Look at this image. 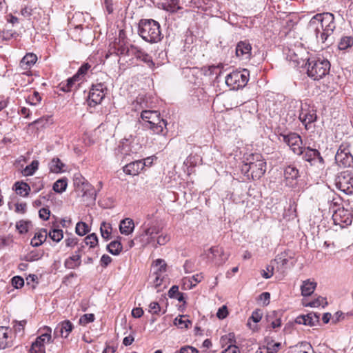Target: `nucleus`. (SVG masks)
Segmentation results:
<instances>
[{
	"instance_id": "nucleus-46",
	"label": "nucleus",
	"mask_w": 353,
	"mask_h": 353,
	"mask_svg": "<svg viewBox=\"0 0 353 353\" xmlns=\"http://www.w3.org/2000/svg\"><path fill=\"white\" fill-rule=\"evenodd\" d=\"M41 97L37 91H34L33 93L30 94L26 99V102L31 105H37L41 102Z\"/></svg>"
},
{
	"instance_id": "nucleus-47",
	"label": "nucleus",
	"mask_w": 353,
	"mask_h": 353,
	"mask_svg": "<svg viewBox=\"0 0 353 353\" xmlns=\"http://www.w3.org/2000/svg\"><path fill=\"white\" fill-rule=\"evenodd\" d=\"M39 162L37 161H33L30 165H27L23 170V174L25 176L32 175L34 172L38 169Z\"/></svg>"
},
{
	"instance_id": "nucleus-39",
	"label": "nucleus",
	"mask_w": 353,
	"mask_h": 353,
	"mask_svg": "<svg viewBox=\"0 0 353 353\" xmlns=\"http://www.w3.org/2000/svg\"><path fill=\"white\" fill-rule=\"evenodd\" d=\"M68 183L66 179H61L57 180L54 184H53V190L57 193H62L67 188Z\"/></svg>"
},
{
	"instance_id": "nucleus-22",
	"label": "nucleus",
	"mask_w": 353,
	"mask_h": 353,
	"mask_svg": "<svg viewBox=\"0 0 353 353\" xmlns=\"http://www.w3.org/2000/svg\"><path fill=\"white\" fill-rule=\"evenodd\" d=\"M134 229V223L132 219L126 218L120 222L119 230L121 234L129 235L133 232Z\"/></svg>"
},
{
	"instance_id": "nucleus-41",
	"label": "nucleus",
	"mask_w": 353,
	"mask_h": 353,
	"mask_svg": "<svg viewBox=\"0 0 353 353\" xmlns=\"http://www.w3.org/2000/svg\"><path fill=\"white\" fill-rule=\"evenodd\" d=\"M203 279V276L202 273L196 274L193 275L190 278H185L183 279L184 284L186 282L190 283V288L194 287L197 283H200Z\"/></svg>"
},
{
	"instance_id": "nucleus-45",
	"label": "nucleus",
	"mask_w": 353,
	"mask_h": 353,
	"mask_svg": "<svg viewBox=\"0 0 353 353\" xmlns=\"http://www.w3.org/2000/svg\"><path fill=\"white\" fill-rule=\"evenodd\" d=\"M80 81V80L77 78V77L74 74L72 77L69 78L67 80V83H61V89L64 92H70L73 87L75 82Z\"/></svg>"
},
{
	"instance_id": "nucleus-58",
	"label": "nucleus",
	"mask_w": 353,
	"mask_h": 353,
	"mask_svg": "<svg viewBox=\"0 0 353 353\" xmlns=\"http://www.w3.org/2000/svg\"><path fill=\"white\" fill-rule=\"evenodd\" d=\"M297 353H315L312 347L308 343H302Z\"/></svg>"
},
{
	"instance_id": "nucleus-54",
	"label": "nucleus",
	"mask_w": 353,
	"mask_h": 353,
	"mask_svg": "<svg viewBox=\"0 0 353 353\" xmlns=\"http://www.w3.org/2000/svg\"><path fill=\"white\" fill-rule=\"evenodd\" d=\"M17 229L21 234L26 233L28 231V222L26 221H19L16 225Z\"/></svg>"
},
{
	"instance_id": "nucleus-24",
	"label": "nucleus",
	"mask_w": 353,
	"mask_h": 353,
	"mask_svg": "<svg viewBox=\"0 0 353 353\" xmlns=\"http://www.w3.org/2000/svg\"><path fill=\"white\" fill-rule=\"evenodd\" d=\"M43 333L37 337L36 341H37L38 343L42 345V346H45L46 343H51L52 341V329L51 327L48 326H45L43 329Z\"/></svg>"
},
{
	"instance_id": "nucleus-4",
	"label": "nucleus",
	"mask_w": 353,
	"mask_h": 353,
	"mask_svg": "<svg viewBox=\"0 0 353 353\" xmlns=\"http://www.w3.org/2000/svg\"><path fill=\"white\" fill-rule=\"evenodd\" d=\"M141 118L144 121L143 126L149 129L154 134H163L167 133V121L161 118L158 111L145 110L141 113Z\"/></svg>"
},
{
	"instance_id": "nucleus-26",
	"label": "nucleus",
	"mask_w": 353,
	"mask_h": 353,
	"mask_svg": "<svg viewBox=\"0 0 353 353\" xmlns=\"http://www.w3.org/2000/svg\"><path fill=\"white\" fill-rule=\"evenodd\" d=\"M16 193L21 196L27 197L30 191V187L27 183L23 181H17L14 185Z\"/></svg>"
},
{
	"instance_id": "nucleus-9",
	"label": "nucleus",
	"mask_w": 353,
	"mask_h": 353,
	"mask_svg": "<svg viewBox=\"0 0 353 353\" xmlns=\"http://www.w3.org/2000/svg\"><path fill=\"white\" fill-rule=\"evenodd\" d=\"M335 185L347 194H353V174L348 172H341L335 179Z\"/></svg>"
},
{
	"instance_id": "nucleus-28",
	"label": "nucleus",
	"mask_w": 353,
	"mask_h": 353,
	"mask_svg": "<svg viewBox=\"0 0 353 353\" xmlns=\"http://www.w3.org/2000/svg\"><path fill=\"white\" fill-rule=\"evenodd\" d=\"M153 273L155 274L165 275L167 270V264L163 259H157L152 263Z\"/></svg>"
},
{
	"instance_id": "nucleus-34",
	"label": "nucleus",
	"mask_w": 353,
	"mask_h": 353,
	"mask_svg": "<svg viewBox=\"0 0 353 353\" xmlns=\"http://www.w3.org/2000/svg\"><path fill=\"white\" fill-rule=\"evenodd\" d=\"M123 249L119 241H113L107 245V250L113 255H118Z\"/></svg>"
},
{
	"instance_id": "nucleus-59",
	"label": "nucleus",
	"mask_w": 353,
	"mask_h": 353,
	"mask_svg": "<svg viewBox=\"0 0 353 353\" xmlns=\"http://www.w3.org/2000/svg\"><path fill=\"white\" fill-rule=\"evenodd\" d=\"M199 351L196 348L192 346H183L181 347V349L178 351H176L174 353H198Z\"/></svg>"
},
{
	"instance_id": "nucleus-64",
	"label": "nucleus",
	"mask_w": 353,
	"mask_h": 353,
	"mask_svg": "<svg viewBox=\"0 0 353 353\" xmlns=\"http://www.w3.org/2000/svg\"><path fill=\"white\" fill-rule=\"evenodd\" d=\"M280 345H281V343H275L272 345L268 344V345L266 347L267 353L276 352L279 350Z\"/></svg>"
},
{
	"instance_id": "nucleus-29",
	"label": "nucleus",
	"mask_w": 353,
	"mask_h": 353,
	"mask_svg": "<svg viewBox=\"0 0 353 353\" xmlns=\"http://www.w3.org/2000/svg\"><path fill=\"white\" fill-rule=\"evenodd\" d=\"M299 170L294 165H288L284 170V177L287 181H294L299 176Z\"/></svg>"
},
{
	"instance_id": "nucleus-33",
	"label": "nucleus",
	"mask_w": 353,
	"mask_h": 353,
	"mask_svg": "<svg viewBox=\"0 0 353 353\" xmlns=\"http://www.w3.org/2000/svg\"><path fill=\"white\" fill-rule=\"evenodd\" d=\"M150 283L152 285V286L157 289V292L161 291V289L159 288L163 284V282L165 279V275H160V274H152L150 276Z\"/></svg>"
},
{
	"instance_id": "nucleus-14",
	"label": "nucleus",
	"mask_w": 353,
	"mask_h": 353,
	"mask_svg": "<svg viewBox=\"0 0 353 353\" xmlns=\"http://www.w3.org/2000/svg\"><path fill=\"white\" fill-rule=\"evenodd\" d=\"M283 141L290 148L294 154L301 155L303 152L302 139L296 133L283 135Z\"/></svg>"
},
{
	"instance_id": "nucleus-32",
	"label": "nucleus",
	"mask_w": 353,
	"mask_h": 353,
	"mask_svg": "<svg viewBox=\"0 0 353 353\" xmlns=\"http://www.w3.org/2000/svg\"><path fill=\"white\" fill-rule=\"evenodd\" d=\"M170 240V236L168 233H159L156 236V239L152 247L157 248L159 245H164L168 243Z\"/></svg>"
},
{
	"instance_id": "nucleus-3",
	"label": "nucleus",
	"mask_w": 353,
	"mask_h": 353,
	"mask_svg": "<svg viewBox=\"0 0 353 353\" xmlns=\"http://www.w3.org/2000/svg\"><path fill=\"white\" fill-rule=\"evenodd\" d=\"M138 33L146 42L155 43L163 38L159 22L153 19H141L139 23Z\"/></svg>"
},
{
	"instance_id": "nucleus-51",
	"label": "nucleus",
	"mask_w": 353,
	"mask_h": 353,
	"mask_svg": "<svg viewBox=\"0 0 353 353\" xmlns=\"http://www.w3.org/2000/svg\"><path fill=\"white\" fill-rule=\"evenodd\" d=\"M90 68V65L88 63H84L79 68L75 75L80 81H82L83 77L87 73Z\"/></svg>"
},
{
	"instance_id": "nucleus-25",
	"label": "nucleus",
	"mask_w": 353,
	"mask_h": 353,
	"mask_svg": "<svg viewBox=\"0 0 353 353\" xmlns=\"http://www.w3.org/2000/svg\"><path fill=\"white\" fill-rule=\"evenodd\" d=\"M316 283L310 279H307L303 282L301 286V294L304 296H310L316 287Z\"/></svg>"
},
{
	"instance_id": "nucleus-38",
	"label": "nucleus",
	"mask_w": 353,
	"mask_h": 353,
	"mask_svg": "<svg viewBox=\"0 0 353 353\" xmlns=\"http://www.w3.org/2000/svg\"><path fill=\"white\" fill-rule=\"evenodd\" d=\"M163 5L164 8L171 12H175L181 8L178 0H165Z\"/></svg>"
},
{
	"instance_id": "nucleus-18",
	"label": "nucleus",
	"mask_w": 353,
	"mask_h": 353,
	"mask_svg": "<svg viewBox=\"0 0 353 353\" xmlns=\"http://www.w3.org/2000/svg\"><path fill=\"white\" fill-rule=\"evenodd\" d=\"M145 162H143L142 160L135 161L125 165L123 170L126 174L129 175H137L144 168Z\"/></svg>"
},
{
	"instance_id": "nucleus-20",
	"label": "nucleus",
	"mask_w": 353,
	"mask_h": 353,
	"mask_svg": "<svg viewBox=\"0 0 353 353\" xmlns=\"http://www.w3.org/2000/svg\"><path fill=\"white\" fill-rule=\"evenodd\" d=\"M110 50H112L110 52V54L115 53L117 55H128L130 52V47L126 45L125 41L123 39H119L118 42L115 41L113 43Z\"/></svg>"
},
{
	"instance_id": "nucleus-2",
	"label": "nucleus",
	"mask_w": 353,
	"mask_h": 353,
	"mask_svg": "<svg viewBox=\"0 0 353 353\" xmlns=\"http://www.w3.org/2000/svg\"><path fill=\"white\" fill-rule=\"evenodd\" d=\"M266 170V162L261 154H251L241 167V172L253 180L261 178Z\"/></svg>"
},
{
	"instance_id": "nucleus-40",
	"label": "nucleus",
	"mask_w": 353,
	"mask_h": 353,
	"mask_svg": "<svg viewBox=\"0 0 353 353\" xmlns=\"http://www.w3.org/2000/svg\"><path fill=\"white\" fill-rule=\"evenodd\" d=\"M174 324L181 329L188 328L189 325H191V321L185 316H180L174 319Z\"/></svg>"
},
{
	"instance_id": "nucleus-31",
	"label": "nucleus",
	"mask_w": 353,
	"mask_h": 353,
	"mask_svg": "<svg viewBox=\"0 0 353 353\" xmlns=\"http://www.w3.org/2000/svg\"><path fill=\"white\" fill-rule=\"evenodd\" d=\"M8 327H0V349L4 350L10 345L8 341Z\"/></svg>"
},
{
	"instance_id": "nucleus-43",
	"label": "nucleus",
	"mask_w": 353,
	"mask_h": 353,
	"mask_svg": "<svg viewBox=\"0 0 353 353\" xmlns=\"http://www.w3.org/2000/svg\"><path fill=\"white\" fill-rule=\"evenodd\" d=\"M48 236L53 241L59 242L63 237V232L61 229H53L48 232Z\"/></svg>"
},
{
	"instance_id": "nucleus-8",
	"label": "nucleus",
	"mask_w": 353,
	"mask_h": 353,
	"mask_svg": "<svg viewBox=\"0 0 353 353\" xmlns=\"http://www.w3.org/2000/svg\"><path fill=\"white\" fill-rule=\"evenodd\" d=\"M107 87L103 83L92 85L89 92L88 105L95 106L100 104L107 94Z\"/></svg>"
},
{
	"instance_id": "nucleus-52",
	"label": "nucleus",
	"mask_w": 353,
	"mask_h": 353,
	"mask_svg": "<svg viewBox=\"0 0 353 353\" xmlns=\"http://www.w3.org/2000/svg\"><path fill=\"white\" fill-rule=\"evenodd\" d=\"M143 51L139 47L131 45L130 46V52L128 55L134 56L137 59H139L143 55Z\"/></svg>"
},
{
	"instance_id": "nucleus-63",
	"label": "nucleus",
	"mask_w": 353,
	"mask_h": 353,
	"mask_svg": "<svg viewBox=\"0 0 353 353\" xmlns=\"http://www.w3.org/2000/svg\"><path fill=\"white\" fill-rule=\"evenodd\" d=\"M160 308L159 304L156 301L152 302L149 305V312L152 314H158Z\"/></svg>"
},
{
	"instance_id": "nucleus-44",
	"label": "nucleus",
	"mask_w": 353,
	"mask_h": 353,
	"mask_svg": "<svg viewBox=\"0 0 353 353\" xmlns=\"http://www.w3.org/2000/svg\"><path fill=\"white\" fill-rule=\"evenodd\" d=\"M37 8H32L31 6H26L21 10V14L25 18L30 19L32 16L35 17L34 14L37 13Z\"/></svg>"
},
{
	"instance_id": "nucleus-23",
	"label": "nucleus",
	"mask_w": 353,
	"mask_h": 353,
	"mask_svg": "<svg viewBox=\"0 0 353 353\" xmlns=\"http://www.w3.org/2000/svg\"><path fill=\"white\" fill-rule=\"evenodd\" d=\"M48 237V231L46 229H41L38 232H37L34 237L31 239L30 244L33 247H39L43 242L46 241Z\"/></svg>"
},
{
	"instance_id": "nucleus-53",
	"label": "nucleus",
	"mask_w": 353,
	"mask_h": 353,
	"mask_svg": "<svg viewBox=\"0 0 353 353\" xmlns=\"http://www.w3.org/2000/svg\"><path fill=\"white\" fill-rule=\"evenodd\" d=\"M94 315L93 314H85L81 316L79 323L81 325H86L94 321Z\"/></svg>"
},
{
	"instance_id": "nucleus-10",
	"label": "nucleus",
	"mask_w": 353,
	"mask_h": 353,
	"mask_svg": "<svg viewBox=\"0 0 353 353\" xmlns=\"http://www.w3.org/2000/svg\"><path fill=\"white\" fill-rule=\"evenodd\" d=\"M336 163L340 167H352L353 156L349 149L347 143H342L335 155Z\"/></svg>"
},
{
	"instance_id": "nucleus-19",
	"label": "nucleus",
	"mask_w": 353,
	"mask_h": 353,
	"mask_svg": "<svg viewBox=\"0 0 353 353\" xmlns=\"http://www.w3.org/2000/svg\"><path fill=\"white\" fill-rule=\"evenodd\" d=\"M319 317L315 313H309L296 317V323L305 325L313 326L319 322Z\"/></svg>"
},
{
	"instance_id": "nucleus-1",
	"label": "nucleus",
	"mask_w": 353,
	"mask_h": 353,
	"mask_svg": "<svg viewBox=\"0 0 353 353\" xmlns=\"http://www.w3.org/2000/svg\"><path fill=\"white\" fill-rule=\"evenodd\" d=\"M319 23L321 24V28H316V37L319 41L325 43L336 28L334 14L330 12L317 14L310 21V26L311 27L315 26Z\"/></svg>"
},
{
	"instance_id": "nucleus-56",
	"label": "nucleus",
	"mask_w": 353,
	"mask_h": 353,
	"mask_svg": "<svg viewBox=\"0 0 353 353\" xmlns=\"http://www.w3.org/2000/svg\"><path fill=\"white\" fill-rule=\"evenodd\" d=\"M12 285L17 289L21 288L24 285V280L19 276H15L12 279Z\"/></svg>"
},
{
	"instance_id": "nucleus-37",
	"label": "nucleus",
	"mask_w": 353,
	"mask_h": 353,
	"mask_svg": "<svg viewBox=\"0 0 353 353\" xmlns=\"http://www.w3.org/2000/svg\"><path fill=\"white\" fill-rule=\"evenodd\" d=\"M90 230V227L85 222L79 221L76 225L75 232L79 236H83L88 233Z\"/></svg>"
},
{
	"instance_id": "nucleus-42",
	"label": "nucleus",
	"mask_w": 353,
	"mask_h": 353,
	"mask_svg": "<svg viewBox=\"0 0 353 353\" xmlns=\"http://www.w3.org/2000/svg\"><path fill=\"white\" fill-rule=\"evenodd\" d=\"M98 237L95 233H92L88 235L84 239V243L85 245H88L90 248H94L98 245Z\"/></svg>"
},
{
	"instance_id": "nucleus-21",
	"label": "nucleus",
	"mask_w": 353,
	"mask_h": 353,
	"mask_svg": "<svg viewBox=\"0 0 353 353\" xmlns=\"http://www.w3.org/2000/svg\"><path fill=\"white\" fill-rule=\"evenodd\" d=\"M37 61V57L33 53L26 54L20 61V68L24 70H29Z\"/></svg>"
},
{
	"instance_id": "nucleus-13",
	"label": "nucleus",
	"mask_w": 353,
	"mask_h": 353,
	"mask_svg": "<svg viewBox=\"0 0 353 353\" xmlns=\"http://www.w3.org/2000/svg\"><path fill=\"white\" fill-rule=\"evenodd\" d=\"M229 255L225 254L222 247L213 246L207 253V258L216 265H221L228 259Z\"/></svg>"
},
{
	"instance_id": "nucleus-55",
	"label": "nucleus",
	"mask_w": 353,
	"mask_h": 353,
	"mask_svg": "<svg viewBox=\"0 0 353 353\" xmlns=\"http://www.w3.org/2000/svg\"><path fill=\"white\" fill-rule=\"evenodd\" d=\"M52 119L51 116L43 117L40 119H38L34 121V124L40 125L41 126H45L46 124L52 123Z\"/></svg>"
},
{
	"instance_id": "nucleus-11",
	"label": "nucleus",
	"mask_w": 353,
	"mask_h": 353,
	"mask_svg": "<svg viewBox=\"0 0 353 353\" xmlns=\"http://www.w3.org/2000/svg\"><path fill=\"white\" fill-rule=\"evenodd\" d=\"M332 220L335 225L344 228L352 223V216L350 212L344 208H333Z\"/></svg>"
},
{
	"instance_id": "nucleus-48",
	"label": "nucleus",
	"mask_w": 353,
	"mask_h": 353,
	"mask_svg": "<svg viewBox=\"0 0 353 353\" xmlns=\"http://www.w3.org/2000/svg\"><path fill=\"white\" fill-rule=\"evenodd\" d=\"M26 323L27 322L26 320H23V321H14L12 322V324H13V329L14 330V332L16 334H22L23 332Z\"/></svg>"
},
{
	"instance_id": "nucleus-61",
	"label": "nucleus",
	"mask_w": 353,
	"mask_h": 353,
	"mask_svg": "<svg viewBox=\"0 0 353 353\" xmlns=\"http://www.w3.org/2000/svg\"><path fill=\"white\" fill-rule=\"evenodd\" d=\"M50 214V211L48 208H43L39 211V217L45 221H47L49 219Z\"/></svg>"
},
{
	"instance_id": "nucleus-36",
	"label": "nucleus",
	"mask_w": 353,
	"mask_h": 353,
	"mask_svg": "<svg viewBox=\"0 0 353 353\" xmlns=\"http://www.w3.org/2000/svg\"><path fill=\"white\" fill-rule=\"evenodd\" d=\"M353 46V37L345 36L341 37L339 43V48L341 50H345Z\"/></svg>"
},
{
	"instance_id": "nucleus-6",
	"label": "nucleus",
	"mask_w": 353,
	"mask_h": 353,
	"mask_svg": "<svg viewBox=\"0 0 353 353\" xmlns=\"http://www.w3.org/2000/svg\"><path fill=\"white\" fill-rule=\"evenodd\" d=\"M161 228L156 224L151 223H144L140 228L139 234L137 236L136 239L143 246L154 243L156 236L160 233Z\"/></svg>"
},
{
	"instance_id": "nucleus-7",
	"label": "nucleus",
	"mask_w": 353,
	"mask_h": 353,
	"mask_svg": "<svg viewBox=\"0 0 353 353\" xmlns=\"http://www.w3.org/2000/svg\"><path fill=\"white\" fill-rule=\"evenodd\" d=\"M250 72L248 70H234L225 77V83L230 90H239L246 85Z\"/></svg>"
},
{
	"instance_id": "nucleus-49",
	"label": "nucleus",
	"mask_w": 353,
	"mask_h": 353,
	"mask_svg": "<svg viewBox=\"0 0 353 353\" xmlns=\"http://www.w3.org/2000/svg\"><path fill=\"white\" fill-rule=\"evenodd\" d=\"M30 353H46V347L45 346H42V345L37 343V341H34L31 345L30 349Z\"/></svg>"
},
{
	"instance_id": "nucleus-62",
	"label": "nucleus",
	"mask_w": 353,
	"mask_h": 353,
	"mask_svg": "<svg viewBox=\"0 0 353 353\" xmlns=\"http://www.w3.org/2000/svg\"><path fill=\"white\" fill-rule=\"evenodd\" d=\"M65 243L68 248H74L78 243V239L76 237H70L65 239Z\"/></svg>"
},
{
	"instance_id": "nucleus-50",
	"label": "nucleus",
	"mask_w": 353,
	"mask_h": 353,
	"mask_svg": "<svg viewBox=\"0 0 353 353\" xmlns=\"http://www.w3.org/2000/svg\"><path fill=\"white\" fill-rule=\"evenodd\" d=\"M261 311L259 309L255 310L252 312L251 316L249 318L248 321V325L250 326V321L252 320L254 323H259L262 319Z\"/></svg>"
},
{
	"instance_id": "nucleus-15",
	"label": "nucleus",
	"mask_w": 353,
	"mask_h": 353,
	"mask_svg": "<svg viewBox=\"0 0 353 353\" xmlns=\"http://www.w3.org/2000/svg\"><path fill=\"white\" fill-rule=\"evenodd\" d=\"M301 155H302L303 159L309 162L311 165L318 164L322 165L324 163L323 159L321 156L320 152L317 150L312 149L310 147L303 148V152Z\"/></svg>"
},
{
	"instance_id": "nucleus-27",
	"label": "nucleus",
	"mask_w": 353,
	"mask_h": 353,
	"mask_svg": "<svg viewBox=\"0 0 353 353\" xmlns=\"http://www.w3.org/2000/svg\"><path fill=\"white\" fill-rule=\"evenodd\" d=\"M81 264V260L79 254H72L65 260L64 265L67 269H75Z\"/></svg>"
},
{
	"instance_id": "nucleus-5",
	"label": "nucleus",
	"mask_w": 353,
	"mask_h": 353,
	"mask_svg": "<svg viewBox=\"0 0 353 353\" xmlns=\"http://www.w3.org/2000/svg\"><path fill=\"white\" fill-rule=\"evenodd\" d=\"M307 74L314 80H319L329 74L330 63L324 57H312L307 59Z\"/></svg>"
},
{
	"instance_id": "nucleus-16",
	"label": "nucleus",
	"mask_w": 353,
	"mask_h": 353,
	"mask_svg": "<svg viewBox=\"0 0 353 353\" xmlns=\"http://www.w3.org/2000/svg\"><path fill=\"white\" fill-rule=\"evenodd\" d=\"M252 49L248 41H241L236 46V56L241 60H250L252 57Z\"/></svg>"
},
{
	"instance_id": "nucleus-57",
	"label": "nucleus",
	"mask_w": 353,
	"mask_h": 353,
	"mask_svg": "<svg viewBox=\"0 0 353 353\" xmlns=\"http://www.w3.org/2000/svg\"><path fill=\"white\" fill-rule=\"evenodd\" d=\"M139 59L145 63L150 68H152L154 65L152 57L145 52H143V55Z\"/></svg>"
},
{
	"instance_id": "nucleus-17",
	"label": "nucleus",
	"mask_w": 353,
	"mask_h": 353,
	"mask_svg": "<svg viewBox=\"0 0 353 353\" xmlns=\"http://www.w3.org/2000/svg\"><path fill=\"white\" fill-rule=\"evenodd\" d=\"M74 329L73 323L69 320H65L57 325L54 330V336L66 339Z\"/></svg>"
},
{
	"instance_id": "nucleus-30",
	"label": "nucleus",
	"mask_w": 353,
	"mask_h": 353,
	"mask_svg": "<svg viewBox=\"0 0 353 353\" xmlns=\"http://www.w3.org/2000/svg\"><path fill=\"white\" fill-rule=\"evenodd\" d=\"M100 232L103 239L108 241L111 238L112 227L110 223L103 221L100 225Z\"/></svg>"
},
{
	"instance_id": "nucleus-35",
	"label": "nucleus",
	"mask_w": 353,
	"mask_h": 353,
	"mask_svg": "<svg viewBox=\"0 0 353 353\" xmlns=\"http://www.w3.org/2000/svg\"><path fill=\"white\" fill-rule=\"evenodd\" d=\"M65 165L58 158L52 159L49 164L50 170L54 173H59L63 172V168Z\"/></svg>"
},
{
	"instance_id": "nucleus-60",
	"label": "nucleus",
	"mask_w": 353,
	"mask_h": 353,
	"mask_svg": "<svg viewBox=\"0 0 353 353\" xmlns=\"http://www.w3.org/2000/svg\"><path fill=\"white\" fill-rule=\"evenodd\" d=\"M327 304V302L325 301V299L323 297H319L316 300H314L313 301L310 302L309 303V305L311 307H319V306H324V305Z\"/></svg>"
},
{
	"instance_id": "nucleus-12",
	"label": "nucleus",
	"mask_w": 353,
	"mask_h": 353,
	"mask_svg": "<svg viewBox=\"0 0 353 353\" xmlns=\"http://www.w3.org/2000/svg\"><path fill=\"white\" fill-rule=\"evenodd\" d=\"M299 118L305 128L308 130L311 128L310 125L317 119L316 110L312 107L305 103L301 107Z\"/></svg>"
}]
</instances>
